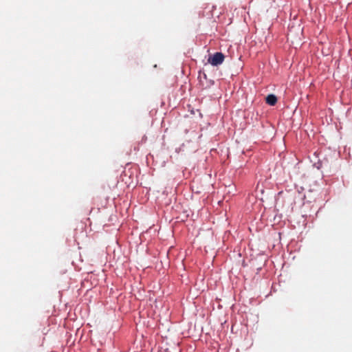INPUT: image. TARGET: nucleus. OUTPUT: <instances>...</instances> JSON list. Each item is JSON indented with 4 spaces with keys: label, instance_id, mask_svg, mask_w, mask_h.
<instances>
[{
    "label": "nucleus",
    "instance_id": "obj_1",
    "mask_svg": "<svg viewBox=\"0 0 352 352\" xmlns=\"http://www.w3.org/2000/svg\"><path fill=\"white\" fill-rule=\"evenodd\" d=\"M225 56L221 52H216L212 56H209L208 62L212 66H218L223 63Z\"/></svg>",
    "mask_w": 352,
    "mask_h": 352
},
{
    "label": "nucleus",
    "instance_id": "obj_2",
    "mask_svg": "<svg viewBox=\"0 0 352 352\" xmlns=\"http://www.w3.org/2000/svg\"><path fill=\"white\" fill-rule=\"evenodd\" d=\"M266 102L270 105H274L277 102V98L274 94H270L266 97Z\"/></svg>",
    "mask_w": 352,
    "mask_h": 352
}]
</instances>
